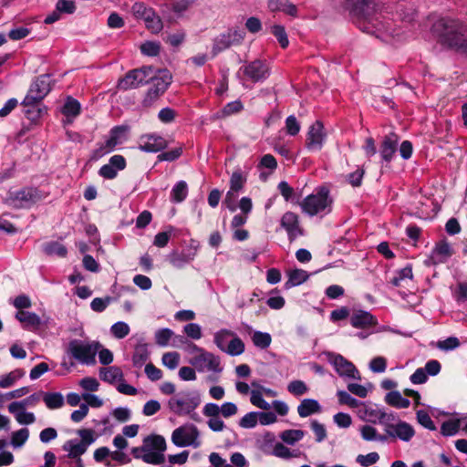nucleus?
Masks as SVG:
<instances>
[{"label":"nucleus","instance_id":"nucleus-1","mask_svg":"<svg viewBox=\"0 0 467 467\" xmlns=\"http://www.w3.org/2000/svg\"><path fill=\"white\" fill-rule=\"evenodd\" d=\"M441 41L450 47L467 54V25L459 20L441 18L435 24Z\"/></svg>","mask_w":467,"mask_h":467},{"label":"nucleus","instance_id":"nucleus-2","mask_svg":"<svg viewBox=\"0 0 467 467\" xmlns=\"http://www.w3.org/2000/svg\"><path fill=\"white\" fill-rule=\"evenodd\" d=\"M165 439L161 435H150L144 438L141 446L131 449L135 459H140L149 464H161L165 462Z\"/></svg>","mask_w":467,"mask_h":467},{"label":"nucleus","instance_id":"nucleus-3","mask_svg":"<svg viewBox=\"0 0 467 467\" xmlns=\"http://www.w3.org/2000/svg\"><path fill=\"white\" fill-rule=\"evenodd\" d=\"M331 203L328 190L322 187L316 193L306 196L300 203V207L305 213L315 216L321 213H328Z\"/></svg>","mask_w":467,"mask_h":467},{"label":"nucleus","instance_id":"nucleus-4","mask_svg":"<svg viewBox=\"0 0 467 467\" xmlns=\"http://www.w3.org/2000/svg\"><path fill=\"white\" fill-rule=\"evenodd\" d=\"M101 345L97 341L85 342L73 339L68 343L67 353L82 364L93 365Z\"/></svg>","mask_w":467,"mask_h":467},{"label":"nucleus","instance_id":"nucleus-5","mask_svg":"<svg viewBox=\"0 0 467 467\" xmlns=\"http://www.w3.org/2000/svg\"><path fill=\"white\" fill-rule=\"evenodd\" d=\"M44 194L36 188H24L17 192H10L5 199V203L19 209L30 207L42 200Z\"/></svg>","mask_w":467,"mask_h":467},{"label":"nucleus","instance_id":"nucleus-6","mask_svg":"<svg viewBox=\"0 0 467 467\" xmlns=\"http://www.w3.org/2000/svg\"><path fill=\"white\" fill-rule=\"evenodd\" d=\"M199 431L193 424H184L175 429L171 433V441L177 447L192 446L198 448L201 445Z\"/></svg>","mask_w":467,"mask_h":467},{"label":"nucleus","instance_id":"nucleus-7","mask_svg":"<svg viewBox=\"0 0 467 467\" xmlns=\"http://www.w3.org/2000/svg\"><path fill=\"white\" fill-rule=\"evenodd\" d=\"M192 349L198 354L191 358L190 363L199 371L209 370L220 373L223 370L220 358L211 352H207L202 348L192 344Z\"/></svg>","mask_w":467,"mask_h":467},{"label":"nucleus","instance_id":"nucleus-8","mask_svg":"<svg viewBox=\"0 0 467 467\" xmlns=\"http://www.w3.org/2000/svg\"><path fill=\"white\" fill-rule=\"evenodd\" d=\"M153 68L151 67H143L129 71L119 81V87L121 89L137 88L140 86L147 84L152 78Z\"/></svg>","mask_w":467,"mask_h":467},{"label":"nucleus","instance_id":"nucleus-9","mask_svg":"<svg viewBox=\"0 0 467 467\" xmlns=\"http://www.w3.org/2000/svg\"><path fill=\"white\" fill-rule=\"evenodd\" d=\"M151 87L148 89L143 105L150 107L161 94L165 92L168 86L171 84V76L167 70L160 72V75L155 77L152 75Z\"/></svg>","mask_w":467,"mask_h":467},{"label":"nucleus","instance_id":"nucleus-10","mask_svg":"<svg viewBox=\"0 0 467 467\" xmlns=\"http://www.w3.org/2000/svg\"><path fill=\"white\" fill-rule=\"evenodd\" d=\"M51 89L49 76L41 75L31 85L22 105L41 102Z\"/></svg>","mask_w":467,"mask_h":467},{"label":"nucleus","instance_id":"nucleus-11","mask_svg":"<svg viewBox=\"0 0 467 467\" xmlns=\"http://www.w3.org/2000/svg\"><path fill=\"white\" fill-rule=\"evenodd\" d=\"M244 37V32L240 29H230L214 39L213 53L216 56L219 52L227 49L231 46L239 45Z\"/></svg>","mask_w":467,"mask_h":467},{"label":"nucleus","instance_id":"nucleus-12","mask_svg":"<svg viewBox=\"0 0 467 467\" xmlns=\"http://www.w3.org/2000/svg\"><path fill=\"white\" fill-rule=\"evenodd\" d=\"M198 404L195 399L182 395L172 397L168 401L170 410L179 416L190 414L197 408Z\"/></svg>","mask_w":467,"mask_h":467},{"label":"nucleus","instance_id":"nucleus-13","mask_svg":"<svg viewBox=\"0 0 467 467\" xmlns=\"http://www.w3.org/2000/svg\"><path fill=\"white\" fill-rule=\"evenodd\" d=\"M359 416L366 421L371 423H380L385 427L388 422L394 420V414L388 413L385 410L373 407H367L362 405V410H359Z\"/></svg>","mask_w":467,"mask_h":467},{"label":"nucleus","instance_id":"nucleus-14","mask_svg":"<svg viewBox=\"0 0 467 467\" xmlns=\"http://www.w3.org/2000/svg\"><path fill=\"white\" fill-rule=\"evenodd\" d=\"M325 138L324 126L321 121L317 120L309 128L306 146L310 151H318L323 147Z\"/></svg>","mask_w":467,"mask_h":467},{"label":"nucleus","instance_id":"nucleus-15","mask_svg":"<svg viewBox=\"0 0 467 467\" xmlns=\"http://www.w3.org/2000/svg\"><path fill=\"white\" fill-rule=\"evenodd\" d=\"M240 71H243V73L254 82L263 81L269 76L267 65L259 59L254 60L242 67Z\"/></svg>","mask_w":467,"mask_h":467},{"label":"nucleus","instance_id":"nucleus-16","mask_svg":"<svg viewBox=\"0 0 467 467\" xmlns=\"http://www.w3.org/2000/svg\"><path fill=\"white\" fill-rule=\"evenodd\" d=\"M328 360L334 366L339 376L351 379L360 378L355 366L341 355L329 354Z\"/></svg>","mask_w":467,"mask_h":467},{"label":"nucleus","instance_id":"nucleus-17","mask_svg":"<svg viewBox=\"0 0 467 467\" xmlns=\"http://www.w3.org/2000/svg\"><path fill=\"white\" fill-rule=\"evenodd\" d=\"M194 243V241H192L191 247L187 251H172L168 255L170 264L177 269H182L187 264L192 262L195 258L198 250V244H195Z\"/></svg>","mask_w":467,"mask_h":467},{"label":"nucleus","instance_id":"nucleus-18","mask_svg":"<svg viewBox=\"0 0 467 467\" xmlns=\"http://www.w3.org/2000/svg\"><path fill=\"white\" fill-rule=\"evenodd\" d=\"M385 431L389 437L398 438L403 441H410L415 434L413 427L401 420L396 424L391 421L388 422Z\"/></svg>","mask_w":467,"mask_h":467},{"label":"nucleus","instance_id":"nucleus-19","mask_svg":"<svg viewBox=\"0 0 467 467\" xmlns=\"http://www.w3.org/2000/svg\"><path fill=\"white\" fill-rule=\"evenodd\" d=\"M349 11L358 17L368 19L377 10L374 0H347Z\"/></svg>","mask_w":467,"mask_h":467},{"label":"nucleus","instance_id":"nucleus-20","mask_svg":"<svg viewBox=\"0 0 467 467\" xmlns=\"http://www.w3.org/2000/svg\"><path fill=\"white\" fill-rule=\"evenodd\" d=\"M281 226L286 231L291 242L303 234V229L299 224V218L295 213L286 212L284 213L281 218Z\"/></svg>","mask_w":467,"mask_h":467},{"label":"nucleus","instance_id":"nucleus-21","mask_svg":"<svg viewBox=\"0 0 467 467\" xmlns=\"http://www.w3.org/2000/svg\"><path fill=\"white\" fill-rule=\"evenodd\" d=\"M167 147V141L156 134H145L140 138L139 149L145 152H157Z\"/></svg>","mask_w":467,"mask_h":467},{"label":"nucleus","instance_id":"nucleus-22","mask_svg":"<svg viewBox=\"0 0 467 467\" xmlns=\"http://www.w3.org/2000/svg\"><path fill=\"white\" fill-rule=\"evenodd\" d=\"M454 254L451 245L446 240L438 242L430 256L432 265H440L446 263Z\"/></svg>","mask_w":467,"mask_h":467},{"label":"nucleus","instance_id":"nucleus-23","mask_svg":"<svg viewBox=\"0 0 467 467\" xmlns=\"http://www.w3.org/2000/svg\"><path fill=\"white\" fill-rule=\"evenodd\" d=\"M350 324L355 328H368L378 324L377 319L369 312L357 310L350 317Z\"/></svg>","mask_w":467,"mask_h":467},{"label":"nucleus","instance_id":"nucleus-24","mask_svg":"<svg viewBox=\"0 0 467 467\" xmlns=\"http://www.w3.org/2000/svg\"><path fill=\"white\" fill-rule=\"evenodd\" d=\"M399 137L395 133L387 135L380 147V155L386 161H389L397 150Z\"/></svg>","mask_w":467,"mask_h":467},{"label":"nucleus","instance_id":"nucleus-25","mask_svg":"<svg viewBox=\"0 0 467 467\" xmlns=\"http://www.w3.org/2000/svg\"><path fill=\"white\" fill-rule=\"evenodd\" d=\"M268 7L272 12L281 11L291 16H297L296 6L289 0H269Z\"/></svg>","mask_w":467,"mask_h":467},{"label":"nucleus","instance_id":"nucleus-26","mask_svg":"<svg viewBox=\"0 0 467 467\" xmlns=\"http://www.w3.org/2000/svg\"><path fill=\"white\" fill-rule=\"evenodd\" d=\"M99 377L103 381L113 384L116 381L119 383V381L124 378V375L120 368L110 366L101 368L99 369Z\"/></svg>","mask_w":467,"mask_h":467},{"label":"nucleus","instance_id":"nucleus-27","mask_svg":"<svg viewBox=\"0 0 467 467\" xmlns=\"http://www.w3.org/2000/svg\"><path fill=\"white\" fill-rule=\"evenodd\" d=\"M321 410L317 400L313 399L303 400L297 407V412L300 417L306 418Z\"/></svg>","mask_w":467,"mask_h":467},{"label":"nucleus","instance_id":"nucleus-28","mask_svg":"<svg viewBox=\"0 0 467 467\" xmlns=\"http://www.w3.org/2000/svg\"><path fill=\"white\" fill-rule=\"evenodd\" d=\"M42 399V391L34 393L21 401H14L8 405L9 412H16L17 409L35 407Z\"/></svg>","mask_w":467,"mask_h":467},{"label":"nucleus","instance_id":"nucleus-29","mask_svg":"<svg viewBox=\"0 0 467 467\" xmlns=\"http://www.w3.org/2000/svg\"><path fill=\"white\" fill-rule=\"evenodd\" d=\"M246 182V177L242 173L240 170L233 172L230 179V190L226 193V202L233 196V192H237L243 189Z\"/></svg>","mask_w":467,"mask_h":467},{"label":"nucleus","instance_id":"nucleus-30","mask_svg":"<svg viewBox=\"0 0 467 467\" xmlns=\"http://www.w3.org/2000/svg\"><path fill=\"white\" fill-rule=\"evenodd\" d=\"M16 317L24 325L26 328H36L40 323V317L32 312L19 311L16 313Z\"/></svg>","mask_w":467,"mask_h":467},{"label":"nucleus","instance_id":"nucleus-31","mask_svg":"<svg viewBox=\"0 0 467 467\" xmlns=\"http://www.w3.org/2000/svg\"><path fill=\"white\" fill-rule=\"evenodd\" d=\"M385 401L389 405L399 409H406L410 404V401L407 398L402 397L400 392L397 390L387 393L385 396Z\"/></svg>","mask_w":467,"mask_h":467},{"label":"nucleus","instance_id":"nucleus-32","mask_svg":"<svg viewBox=\"0 0 467 467\" xmlns=\"http://www.w3.org/2000/svg\"><path fill=\"white\" fill-rule=\"evenodd\" d=\"M150 352L146 344H139L135 347L132 356V363L136 368H141L149 359Z\"/></svg>","mask_w":467,"mask_h":467},{"label":"nucleus","instance_id":"nucleus-33","mask_svg":"<svg viewBox=\"0 0 467 467\" xmlns=\"http://www.w3.org/2000/svg\"><path fill=\"white\" fill-rule=\"evenodd\" d=\"M64 451L68 452V457L72 459H78L80 455L86 452L87 448L84 444L78 441H68L63 445Z\"/></svg>","mask_w":467,"mask_h":467},{"label":"nucleus","instance_id":"nucleus-34","mask_svg":"<svg viewBox=\"0 0 467 467\" xmlns=\"http://www.w3.org/2000/svg\"><path fill=\"white\" fill-rule=\"evenodd\" d=\"M42 399L50 410L61 408L64 404V397L59 392H42Z\"/></svg>","mask_w":467,"mask_h":467},{"label":"nucleus","instance_id":"nucleus-35","mask_svg":"<svg viewBox=\"0 0 467 467\" xmlns=\"http://www.w3.org/2000/svg\"><path fill=\"white\" fill-rule=\"evenodd\" d=\"M23 106L26 108L25 115L32 121L37 120L46 112V108L41 102H35Z\"/></svg>","mask_w":467,"mask_h":467},{"label":"nucleus","instance_id":"nucleus-36","mask_svg":"<svg viewBox=\"0 0 467 467\" xmlns=\"http://www.w3.org/2000/svg\"><path fill=\"white\" fill-rule=\"evenodd\" d=\"M464 420H449L444 421L441 427V432L443 436H452L455 435L459 430L462 428Z\"/></svg>","mask_w":467,"mask_h":467},{"label":"nucleus","instance_id":"nucleus-37","mask_svg":"<svg viewBox=\"0 0 467 467\" xmlns=\"http://www.w3.org/2000/svg\"><path fill=\"white\" fill-rule=\"evenodd\" d=\"M309 275L306 271L303 269H294L288 273V281L286 283L287 286H296L304 282H306L308 278Z\"/></svg>","mask_w":467,"mask_h":467},{"label":"nucleus","instance_id":"nucleus-38","mask_svg":"<svg viewBox=\"0 0 467 467\" xmlns=\"http://www.w3.org/2000/svg\"><path fill=\"white\" fill-rule=\"evenodd\" d=\"M25 372L22 369H15L6 375L0 377V388L6 389L13 386L16 380L24 377Z\"/></svg>","mask_w":467,"mask_h":467},{"label":"nucleus","instance_id":"nucleus-39","mask_svg":"<svg viewBox=\"0 0 467 467\" xmlns=\"http://www.w3.org/2000/svg\"><path fill=\"white\" fill-rule=\"evenodd\" d=\"M188 195V186L184 181L177 182L171 190V200L175 202H181Z\"/></svg>","mask_w":467,"mask_h":467},{"label":"nucleus","instance_id":"nucleus-40","mask_svg":"<svg viewBox=\"0 0 467 467\" xmlns=\"http://www.w3.org/2000/svg\"><path fill=\"white\" fill-rule=\"evenodd\" d=\"M44 252L47 255H57L59 257H65L67 255V248L58 242L47 243L44 245Z\"/></svg>","mask_w":467,"mask_h":467},{"label":"nucleus","instance_id":"nucleus-41","mask_svg":"<svg viewBox=\"0 0 467 467\" xmlns=\"http://www.w3.org/2000/svg\"><path fill=\"white\" fill-rule=\"evenodd\" d=\"M305 433L301 430H286L280 434V439L290 445H294L296 442L303 439Z\"/></svg>","mask_w":467,"mask_h":467},{"label":"nucleus","instance_id":"nucleus-42","mask_svg":"<svg viewBox=\"0 0 467 467\" xmlns=\"http://www.w3.org/2000/svg\"><path fill=\"white\" fill-rule=\"evenodd\" d=\"M244 344L242 339L238 337H234L233 339L229 341L224 352L230 356H239L244 352Z\"/></svg>","mask_w":467,"mask_h":467},{"label":"nucleus","instance_id":"nucleus-43","mask_svg":"<svg viewBox=\"0 0 467 467\" xmlns=\"http://www.w3.org/2000/svg\"><path fill=\"white\" fill-rule=\"evenodd\" d=\"M29 431L26 428L14 431L11 436V444L14 448L22 447L28 440Z\"/></svg>","mask_w":467,"mask_h":467},{"label":"nucleus","instance_id":"nucleus-44","mask_svg":"<svg viewBox=\"0 0 467 467\" xmlns=\"http://www.w3.org/2000/svg\"><path fill=\"white\" fill-rule=\"evenodd\" d=\"M62 113L67 117H77L80 113V104L77 99L68 98L63 107Z\"/></svg>","mask_w":467,"mask_h":467},{"label":"nucleus","instance_id":"nucleus-45","mask_svg":"<svg viewBox=\"0 0 467 467\" xmlns=\"http://www.w3.org/2000/svg\"><path fill=\"white\" fill-rule=\"evenodd\" d=\"M234 334L228 329H221L214 335V343L222 351H225L228 345V338Z\"/></svg>","mask_w":467,"mask_h":467},{"label":"nucleus","instance_id":"nucleus-46","mask_svg":"<svg viewBox=\"0 0 467 467\" xmlns=\"http://www.w3.org/2000/svg\"><path fill=\"white\" fill-rule=\"evenodd\" d=\"M13 414L19 424L29 425L36 421V416L33 412L26 411V409H17Z\"/></svg>","mask_w":467,"mask_h":467},{"label":"nucleus","instance_id":"nucleus-47","mask_svg":"<svg viewBox=\"0 0 467 467\" xmlns=\"http://www.w3.org/2000/svg\"><path fill=\"white\" fill-rule=\"evenodd\" d=\"M146 27L150 30L152 33L157 34L161 32L162 29V21L160 16L153 10V16H149V18L146 16L143 19Z\"/></svg>","mask_w":467,"mask_h":467},{"label":"nucleus","instance_id":"nucleus-48","mask_svg":"<svg viewBox=\"0 0 467 467\" xmlns=\"http://www.w3.org/2000/svg\"><path fill=\"white\" fill-rule=\"evenodd\" d=\"M252 340L254 346L262 349H265L270 346L272 342V337L268 333L256 331L254 333Z\"/></svg>","mask_w":467,"mask_h":467},{"label":"nucleus","instance_id":"nucleus-49","mask_svg":"<svg viewBox=\"0 0 467 467\" xmlns=\"http://www.w3.org/2000/svg\"><path fill=\"white\" fill-rule=\"evenodd\" d=\"M131 12L135 17L139 19H144L146 16H153V9L147 7L143 3L137 2L131 7Z\"/></svg>","mask_w":467,"mask_h":467},{"label":"nucleus","instance_id":"nucleus-50","mask_svg":"<svg viewBox=\"0 0 467 467\" xmlns=\"http://www.w3.org/2000/svg\"><path fill=\"white\" fill-rule=\"evenodd\" d=\"M337 395L340 404L348 405L350 408H358L363 405L361 401L353 398L348 392L345 390H338Z\"/></svg>","mask_w":467,"mask_h":467},{"label":"nucleus","instance_id":"nucleus-51","mask_svg":"<svg viewBox=\"0 0 467 467\" xmlns=\"http://www.w3.org/2000/svg\"><path fill=\"white\" fill-rule=\"evenodd\" d=\"M287 390L294 396H302L308 391L306 384L299 379L293 380L287 385Z\"/></svg>","mask_w":467,"mask_h":467},{"label":"nucleus","instance_id":"nucleus-52","mask_svg":"<svg viewBox=\"0 0 467 467\" xmlns=\"http://www.w3.org/2000/svg\"><path fill=\"white\" fill-rule=\"evenodd\" d=\"M110 331L116 338L121 339L130 334V329L127 323L119 321L111 326Z\"/></svg>","mask_w":467,"mask_h":467},{"label":"nucleus","instance_id":"nucleus-53","mask_svg":"<svg viewBox=\"0 0 467 467\" xmlns=\"http://www.w3.org/2000/svg\"><path fill=\"white\" fill-rule=\"evenodd\" d=\"M162 364L169 369H175L180 362V354L177 352H167L162 355Z\"/></svg>","mask_w":467,"mask_h":467},{"label":"nucleus","instance_id":"nucleus-54","mask_svg":"<svg viewBox=\"0 0 467 467\" xmlns=\"http://www.w3.org/2000/svg\"><path fill=\"white\" fill-rule=\"evenodd\" d=\"M250 401L255 407L267 410L271 408V405L263 398L260 390H252Z\"/></svg>","mask_w":467,"mask_h":467},{"label":"nucleus","instance_id":"nucleus-55","mask_svg":"<svg viewBox=\"0 0 467 467\" xmlns=\"http://www.w3.org/2000/svg\"><path fill=\"white\" fill-rule=\"evenodd\" d=\"M272 34L277 38L280 46L283 48H285L288 47L289 41L287 35L285 33V27L280 25H275L272 26Z\"/></svg>","mask_w":467,"mask_h":467},{"label":"nucleus","instance_id":"nucleus-56","mask_svg":"<svg viewBox=\"0 0 467 467\" xmlns=\"http://www.w3.org/2000/svg\"><path fill=\"white\" fill-rule=\"evenodd\" d=\"M113 301L111 296H106L104 298L96 297L90 303V307L94 312L101 313Z\"/></svg>","mask_w":467,"mask_h":467},{"label":"nucleus","instance_id":"nucleus-57","mask_svg":"<svg viewBox=\"0 0 467 467\" xmlns=\"http://www.w3.org/2000/svg\"><path fill=\"white\" fill-rule=\"evenodd\" d=\"M273 454L276 457L283 458V459H289L292 457L298 456V453L292 452L288 447L285 446L283 443H280V442L276 443L274 446Z\"/></svg>","mask_w":467,"mask_h":467},{"label":"nucleus","instance_id":"nucleus-58","mask_svg":"<svg viewBox=\"0 0 467 467\" xmlns=\"http://www.w3.org/2000/svg\"><path fill=\"white\" fill-rule=\"evenodd\" d=\"M172 335L173 332L169 328H161L157 330L155 333L156 344L161 347L167 346Z\"/></svg>","mask_w":467,"mask_h":467},{"label":"nucleus","instance_id":"nucleus-59","mask_svg":"<svg viewBox=\"0 0 467 467\" xmlns=\"http://www.w3.org/2000/svg\"><path fill=\"white\" fill-rule=\"evenodd\" d=\"M161 50V45L158 42L147 41L140 46L142 54L149 57L158 56Z\"/></svg>","mask_w":467,"mask_h":467},{"label":"nucleus","instance_id":"nucleus-60","mask_svg":"<svg viewBox=\"0 0 467 467\" xmlns=\"http://www.w3.org/2000/svg\"><path fill=\"white\" fill-rule=\"evenodd\" d=\"M360 432H361L362 438L365 441H375V440L385 441L386 440L385 436H380V435L379 436L377 433V430L370 425L363 426L360 430Z\"/></svg>","mask_w":467,"mask_h":467},{"label":"nucleus","instance_id":"nucleus-61","mask_svg":"<svg viewBox=\"0 0 467 467\" xmlns=\"http://www.w3.org/2000/svg\"><path fill=\"white\" fill-rule=\"evenodd\" d=\"M128 126H116L109 132V138L115 143L119 144L123 141L126 133L128 132Z\"/></svg>","mask_w":467,"mask_h":467},{"label":"nucleus","instance_id":"nucleus-62","mask_svg":"<svg viewBox=\"0 0 467 467\" xmlns=\"http://www.w3.org/2000/svg\"><path fill=\"white\" fill-rule=\"evenodd\" d=\"M437 348L443 351L453 350L460 346V341L455 337H450L444 340H440L436 344Z\"/></svg>","mask_w":467,"mask_h":467},{"label":"nucleus","instance_id":"nucleus-63","mask_svg":"<svg viewBox=\"0 0 467 467\" xmlns=\"http://www.w3.org/2000/svg\"><path fill=\"white\" fill-rule=\"evenodd\" d=\"M417 420L420 425L428 430H436L433 420L430 417L429 413L425 410H420L417 411Z\"/></svg>","mask_w":467,"mask_h":467},{"label":"nucleus","instance_id":"nucleus-64","mask_svg":"<svg viewBox=\"0 0 467 467\" xmlns=\"http://www.w3.org/2000/svg\"><path fill=\"white\" fill-rule=\"evenodd\" d=\"M258 421V413L249 412L240 420L239 425L244 429H251L255 427Z\"/></svg>","mask_w":467,"mask_h":467}]
</instances>
